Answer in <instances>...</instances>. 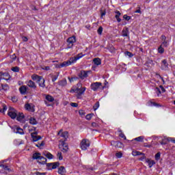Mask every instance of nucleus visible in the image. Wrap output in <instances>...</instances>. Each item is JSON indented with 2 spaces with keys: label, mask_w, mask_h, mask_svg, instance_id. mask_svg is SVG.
<instances>
[{
  "label": "nucleus",
  "mask_w": 175,
  "mask_h": 175,
  "mask_svg": "<svg viewBox=\"0 0 175 175\" xmlns=\"http://www.w3.org/2000/svg\"><path fill=\"white\" fill-rule=\"evenodd\" d=\"M82 57H83V53H79L76 57H71L69 60H67L66 62L61 63L58 66V68H65L66 66H69V65H72V64H75V62H76L77 59H80V58H81Z\"/></svg>",
  "instance_id": "f257e3e1"
},
{
  "label": "nucleus",
  "mask_w": 175,
  "mask_h": 175,
  "mask_svg": "<svg viewBox=\"0 0 175 175\" xmlns=\"http://www.w3.org/2000/svg\"><path fill=\"white\" fill-rule=\"evenodd\" d=\"M78 87H81V88H77L75 89V90H74V92H75L77 94V99H81V96L83 95V94H84V92H85V87H81V83H79L77 84Z\"/></svg>",
  "instance_id": "f03ea898"
},
{
  "label": "nucleus",
  "mask_w": 175,
  "mask_h": 175,
  "mask_svg": "<svg viewBox=\"0 0 175 175\" xmlns=\"http://www.w3.org/2000/svg\"><path fill=\"white\" fill-rule=\"evenodd\" d=\"M90 140L87 139H83L81 142V148L83 151H85L88 147H90Z\"/></svg>",
  "instance_id": "7ed1b4c3"
},
{
  "label": "nucleus",
  "mask_w": 175,
  "mask_h": 175,
  "mask_svg": "<svg viewBox=\"0 0 175 175\" xmlns=\"http://www.w3.org/2000/svg\"><path fill=\"white\" fill-rule=\"evenodd\" d=\"M76 42V37L72 36L67 40V49H72L73 47V43Z\"/></svg>",
  "instance_id": "20e7f679"
},
{
  "label": "nucleus",
  "mask_w": 175,
  "mask_h": 175,
  "mask_svg": "<svg viewBox=\"0 0 175 175\" xmlns=\"http://www.w3.org/2000/svg\"><path fill=\"white\" fill-rule=\"evenodd\" d=\"M59 166V162L46 163V167L49 169V170H53V169H57Z\"/></svg>",
  "instance_id": "39448f33"
},
{
  "label": "nucleus",
  "mask_w": 175,
  "mask_h": 175,
  "mask_svg": "<svg viewBox=\"0 0 175 175\" xmlns=\"http://www.w3.org/2000/svg\"><path fill=\"white\" fill-rule=\"evenodd\" d=\"M102 85V83L100 82H95L94 83H92L90 87L91 90L93 91H97V90Z\"/></svg>",
  "instance_id": "423d86ee"
},
{
  "label": "nucleus",
  "mask_w": 175,
  "mask_h": 175,
  "mask_svg": "<svg viewBox=\"0 0 175 175\" xmlns=\"http://www.w3.org/2000/svg\"><path fill=\"white\" fill-rule=\"evenodd\" d=\"M31 138L33 139V142H38L42 139L40 135H38V132L31 133Z\"/></svg>",
  "instance_id": "0eeeda50"
},
{
  "label": "nucleus",
  "mask_w": 175,
  "mask_h": 175,
  "mask_svg": "<svg viewBox=\"0 0 175 175\" xmlns=\"http://www.w3.org/2000/svg\"><path fill=\"white\" fill-rule=\"evenodd\" d=\"M26 84L28 87H29V88L36 90V83H35V82H33L32 80L26 81Z\"/></svg>",
  "instance_id": "6e6552de"
},
{
  "label": "nucleus",
  "mask_w": 175,
  "mask_h": 175,
  "mask_svg": "<svg viewBox=\"0 0 175 175\" xmlns=\"http://www.w3.org/2000/svg\"><path fill=\"white\" fill-rule=\"evenodd\" d=\"M0 76H1L3 80H10V75L8 72H0Z\"/></svg>",
  "instance_id": "1a4fd4ad"
},
{
  "label": "nucleus",
  "mask_w": 175,
  "mask_h": 175,
  "mask_svg": "<svg viewBox=\"0 0 175 175\" xmlns=\"http://www.w3.org/2000/svg\"><path fill=\"white\" fill-rule=\"evenodd\" d=\"M28 90V87L27 85H22L19 88V92L22 95H25L27 91Z\"/></svg>",
  "instance_id": "9d476101"
},
{
  "label": "nucleus",
  "mask_w": 175,
  "mask_h": 175,
  "mask_svg": "<svg viewBox=\"0 0 175 175\" xmlns=\"http://www.w3.org/2000/svg\"><path fill=\"white\" fill-rule=\"evenodd\" d=\"M8 114L9 117H10V118H12V120H14V118L17 117V111H8Z\"/></svg>",
  "instance_id": "9b49d317"
},
{
  "label": "nucleus",
  "mask_w": 175,
  "mask_h": 175,
  "mask_svg": "<svg viewBox=\"0 0 175 175\" xmlns=\"http://www.w3.org/2000/svg\"><path fill=\"white\" fill-rule=\"evenodd\" d=\"M61 137L64 138V139H61L62 142H66V139L69 137V133L68 131H64L61 134Z\"/></svg>",
  "instance_id": "f8f14e48"
},
{
  "label": "nucleus",
  "mask_w": 175,
  "mask_h": 175,
  "mask_svg": "<svg viewBox=\"0 0 175 175\" xmlns=\"http://www.w3.org/2000/svg\"><path fill=\"white\" fill-rule=\"evenodd\" d=\"M60 142H62V146L63 147L62 151V152H67L68 150H69V148H68V145L66 144H65V142L60 140Z\"/></svg>",
  "instance_id": "ddd939ff"
},
{
  "label": "nucleus",
  "mask_w": 175,
  "mask_h": 175,
  "mask_svg": "<svg viewBox=\"0 0 175 175\" xmlns=\"http://www.w3.org/2000/svg\"><path fill=\"white\" fill-rule=\"evenodd\" d=\"M57 173L61 175L65 174L66 173V170L65 169V167L61 166L58 168Z\"/></svg>",
  "instance_id": "4468645a"
},
{
  "label": "nucleus",
  "mask_w": 175,
  "mask_h": 175,
  "mask_svg": "<svg viewBox=\"0 0 175 175\" xmlns=\"http://www.w3.org/2000/svg\"><path fill=\"white\" fill-rule=\"evenodd\" d=\"M167 66H169V64H167V62L166 59H164L162 61V65H161V69L163 70H166L167 69Z\"/></svg>",
  "instance_id": "2eb2a0df"
},
{
  "label": "nucleus",
  "mask_w": 175,
  "mask_h": 175,
  "mask_svg": "<svg viewBox=\"0 0 175 175\" xmlns=\"http://www.w3.org/2000/svg\"><path fill=\"white\" fill-rule=\"evenodd\" d=\"M43 77L39 76L38 75H31V79L34 81H36L37 83L39 82V81Z\"/></svg>",
  "instance_id": "dca6fc26"
},
{
  "label": "nucleus",
  "mask_w": 175,
  "mask_h": 175,
  "mask_svg": "<svg viewBox=\"0 0 175 175\" xmlns=\"http://www.w3.org/2000/svg\"><path fill=\"white\" fill-rule=\"evenodd\" d=\"M115 13V18H116L118 23H121V18H120V16H121V12H120V11H116Z\"/></svg>",
  "instance_id": "f3484780"
},
{
  "label": "nucleus",
  "mask_w": 175,
  "mask_h": 175,
  "mask_svg": "<svg viewBox=\"0 0 175 175\" xmlns=\"http://www.w3.org/2000/svg\"><path fill=\"white\" fill-rule=\"evenodd\" d=\"M44 79L42 77L40 80L38 81V84L40 87H42V88H44L46 87V84H44Z\"/></svg>",
  "instance_id": "a211bd4d"
},
{
  "label": "nucleus",
  "mask_w": 175,
  "mask_h": 175,
  "mask_svg": "<svg viewBox=\"0 0 175 175\" xmlns=\"http://www.w3.org/2000/svg\"><path fill=\"white\" fill-rule=\"evenodd\" d=\"M93 62L94 65L98 66V65H100V64H102V60H100L99 57H96L93 59Z\"/></svg>",
  "instance_id": "6ab92c4d"
},
{
  "label": "nucleus",
  "mask_w": 175,
  "mask_h": 175,
  "mask_svg": "<svg viewBox=\"0 0 175 175\" xmlns=\"http://www.w3.org/2000/svg\"><path fill=\"white\" fill-rule=\"evenodd\" d=\"M169 142H170V138H166L164 137L161 142H160V144H161V146H165L166 144H167V143H169Z\"/></svg>",
  "instance_id": "aec40b11"
},
{
  "label": "nucleus",
  "mask_w": 175,
  "mask_h": 175,
  "mask_svg": "<svg viewBox=\"0 0 175 175\" xmlns=\"http://www.w3.org/2000/svg\"><path fill=\"white\" fill-rule=\"evenodd\" d=\"M88 77V73H87V72L85 71H81V74L79 75V77L80 79H85V77Z\"/></svg>",
  "instance_id": "412c9836"
},
{
  "label": "nucleus",
  "mask_w": 175,
  "mask_h": 175,
  "mask_svg": "<svg viewBox=\"0 0 175 175\" xmlns=\"http://www.w3.org/2000/svg\"><path fill=\"white\" fill-rule=\"evenodd\" d=\"M129 33V29H128V27H125V29H124L122 31V36H124V37L128 36Z\"/></svg>",
  "instance_id": "4be33fe9"
},
{
  "label": "nucleus",
  "mask_w": 175,
  "mask_h": 175,
  "mask_svg": "<svg viewBox=\"0 0 175 175\" xmlns=\"http://www.w3.org/2000/svg\"><path fill=\"white\" fill-rule=\"evenodd\" d=\"M146 162L147 163H148V166H149L150 168L152 167V166H154V165H155V161H154L152 160L151 161L148 159H146Z\"/></svg>",
  "instance_id": "5701e85b"
},
{
  "label": "nucleus",
  "mask_w": 175,
  "mask_h": 175,
  "mask_svg": "<svg viewBox=\"0 0 175 175\" xmlns=\"http://www.w3.org/2000/svg\"><path fill=\"white\" fill-rule=\"evenodd\" d=\"M68 84V82L66 81V79H64L58 82V85H61L62 87H65Z\"/></svg>",
  "instance_id": "b1692460"
},
{
  "label": "nucleus",
  "mask_w": 175,
  "mask_h": 175,
  "mask_svg": "<svg viewBox=\"0 0 175 175\" xmlns=\"http://www.w3.org/2000/svg\"><path fill=\"white\" fill-rule=\"evenodd\" d=\"M133 140H135V142H139L143 143V142H144V136L137 137L134 139H133L132 142H133Z\"/></svg>",
  "instance_id": "393cba45"
},
{
  "label": "nucleus",
  "mask_w": 175,
  "mask_h": 175,
  "mask_svg": "<svg viewBox=\"0 0 175 175\" xmlns=\"http://www.w3.org/2000/svg\"><path fill=\"white\" fill-rule=\"evenodd\" d=\"M40 161H38L41 165H45L47 162V159L45 157H43V156H41V157L39 159Z\"/></svg>",
  "instance_id": "a878e982"
},
{
  "label": "nucleus",
  "mask_w": 175,
  "mask_h": 175,
  "mask_svg": "<svg viewBox=\"0 0 175 175\" xmlns=\"http://www.w3.org/2000/svg\"><path fill=\"white\" fill-rule=\"evenodd\" d=\"M16 117H17L16 120H17L18 121H21V120H23V118H24V113H17Z\"/></svg>",
  "instance_id": "bb28decb"
},
{
  "label": "nucleus",
  "mask_w": 175,
  "mask_h": 175,
  "mask_svg": "<svg viewBox=\"0 0 175 175\" xmlns=\"http://www.w3.org/2000/svg\"><path fill=\"white\" fill-rule=\"evenodd\" d=\"M41 157L40 152H36L33 154V159H40Z\"/></svg>",
  "instance_id": "cd10ccee"
},
{
  "label": "nucleus",
  "mask_w": 175,
  "mask_h": 175,
  "mask_svg": "<svg viewBox=\"0 0 175 175\" xmlns=\"http://www.w3.org/2000/svg\"><path fill=\"white\" fill-rule=\"evenodd\" d=\"M111 144L113 146H116L117 147H122V143L120 142H114L113 141Z\"/></svg>",
  "instance_id": "c85d7f7f"
},
{
  "label": "nucleus",
  "mask_w": 175,
  "mask_h": 175,
  "mask_svg": "<svg viewBox=\"0 0 175 175\" xmlns=\"http://www.w3.org/2000/svg\"><path fill=\"white\" fill-rule=\"evenodd\" d=\"M15 133H19V135H24V130L23 129L18 127L16 128V131H15Z\"/></svg>",
  "instance_id": "c756f323"
},
{
  "label": "nucleus",
  "mask_w": 175,
  "mask_h": 175,
  "mask_svg": "<svg viewBox=\"0 0 175 175\" xmlns=\"http://www.w3.org/2000/svg\"><path fill=\"white\" fill-rule=\"evenodd\" d=\"M45 98L48 102H54V98L50 95H47Z\"/></svg>",
  "instance_id": "7c9ffc66"
},
{
  "label": "nucleus",
  "mask_w": 175,
  "mask_h": 175,
  "mask_svg": "<svg viewBox=\"0 0 175 175\" xmlns=\"http://www.w3.org/2000/svg\"><path fill=\"white\" fill-rule=\"evenodd\" d=\"M29 122L30 124H31V125H36V124H38V122H36V120L33 118H31L29 119Z\"/></svg>",
  "instance_id": "2f4dec72"
},
{
  "label": "nucleus",
  "mask_w": 175,
  "mask_h": 175,
  "mask_svg": "<svg viewBox=\"0 0 175 175\" xmlns=\"http://www.w3.org/2000/svg\"><path fill=\"white\" fill-rule=\"evenodd\" d=\"M44 146V141H42L41 143L36 144V147L38 148H42Z\"/></svg>",
  "instance_id": "473e14b6"
},
{
  "label": "nucleus",
  "mask_w": 175,
  "mask_h": 175,
  "mask_svg": "<svg viewBox=\"0 0 175 175\" xmlns=\"http://www.w3.org/2000/svg\"><path fill=\"white\" fill-rule=\"evenodd\" d=\"M144 154V153L141 152H139V151L133 152V155L134 157H137V156H139V155L142 156Z\"/></svg>",
  "instance_id": "72a5a7b5"
},
{
  "label": "nucleus",
  "mask_w": 175,
  "mask_h": 175,
  "mask_svg": "<svg viewBox=\"0 0 175 175\" xmlns=\"http://www.w3.org/2000/svg\"><path fill=\"white\" fill-rule=\"evenodd\" d=\"M11 70H12V72H20V68L18 66L12 67Z\"/></svg>",
  "instance_id": "f704fd0d"
},
{
  "label": "nucleus",
  "mask_w": 175,
  "mask_h": 175,
  "mask_svg": "<svg viewBox=\"0 0 175 175\" xmlns=\"http://www.w3.org/2000/svg\"><path fill=\"white\" fill-rule=\"evenodd\" d=\"M1 87L4 91H8V90H9V85L8 84H1Z\"/></svg>",
  "instance_id": "c9c22d12"
},
{
  "label": "nucleus",
  "mask_w": 175,
  "mask_h": 175,
  "mask_svg": "<svg viewBox=\"0 0 175 175\" xmlns=\"http://www.w3.org/2000/svg\"><path fill=\"white\" fill-rule=\"evenodd\" d=\"M8 110V107H6V105H3V109H0V113H5Z\"/></svg>",
  "instance_id": "e433bc0d"
},
{
  "label": "nucleus",
  "mask_w": 175,
  "mask_h": 175,
  "mask_svg": "<svg viewBox=\"0 0 175 175\" xmlns=\"http://www.w3.org/2000/svg\"><path fill=\"white\" fill-rule=\"evenodd\" d=\"M57 158H59V161H62L64 159V157H62V152H58L57 154Z\"/></svg>",
  "instance_id": "4c0bfd02"
},
{
  "label": "nucleus",
  "mask_w": 175,
  "mask_h": 175,
  "mask_svg": "<svg viewBox=\"0 0 175 175\" xmlns=\"http://www.w3.org/2000/svg\"><path fill=\"white\" fill-rule=\"evenodd\" d=\"M158 51L159 54H163V53H165V49L162 48V46H160L158 49Z\"/></svg>",
  "instance_id": "58836bf2"
},
{
  "label": "nucleus",
  "mask_w": 175,
  "mask_h": 175,
  "mask_svg": "<svg viewBox=\"0 0 175 175\" xmlns=\"http://www.w3.org/2000/svg\"><path fill=\"white\" fill-rule=\"evenodd\" d=\"M100 12L101 14V18H103V16H106V10H103V8H101Z\"/></svg>",
  "instance_id": "ea45409f"
},
{
  "label": "nucleus",
  "mask_w": 175,
  "mask_h": 175,
  "mask_svg": "<svg viewBox=\"0 0 175 175\" xmlns=\"http://www.w3.org/2000/svg\"><path fill=\"white\" fill-rule=\"evenodd\" d=\"M120 133L119 134L120 137H122V139H124V140H126V137H125V135L122 133V131H119Z\"/></svg>",
  "instance_id": "a19ab883"
},
{
  "label": "nucleus",
  "mask_w": 175,
  "mask_h": 175,
  "mask_svg": "<svg viewBox=\"0 0 175 175\" xmlns=\"http://www.w3.org/2000/svg\"><path fill=\"white\" fill-rule=\"evenodd\" d=\"M124 54L125 55H127L128 57H129V58H132V57H133V54H132V53L129 51H126Z\"/></svg>",
  "instance_id": "79ce46f5"
},
{
  "label": "nucleus",
  "mask_w": 175,
  "mask_h": 175,
  "mask_svg": "<svg viewBox=\"0 0 175 175\" xmlns=\"http://www.w3.org/2000/svg\"><path fill=\"white\" fill-rule=\"evenodd\" d=\"M97 32L98 35H102V32H103V27H102V26L99 27V28L97 30Z\"/></svg>",
  "instance_id": "37998d69"
},
{
  "label": "nucleus",
  "mask_w": 175,
  "mask_h": 175,
  "mask_svg": "<svg viewBox=\"0 0 175 175\" xmlns=\"http://www.w3.org/2000/svg\"><path fill=\"white\" fill-rule=\"evenodd\" d=\"M98 108H99V102L98 101L94 105L93 109L94 110H98Z\"/></svg>",
  "instance_id": "c03bdc74"
},
{
  "label": "nucleus",
  "mask_w": 175,
  "mask_h": 175,
  "mask_svg": "<svg viewBox=\"0 0 175 175\" xmlns=\"http://www.w3.org/2000/svg\"><path fill=\"white\" fill-rule=\"evenodd\" d=\"M45 157L48 158V159H53V155L50 152H47V154H45Z\"/></svg>",
  "instance_id": "a18cd8bd"
},
{
  "label": "nucleus",
  "mask_w": 175,
  "mask_h": 175,
  "mask_svg": "<svg viewBox=\"0 0 175 175\" xmlns=\"http://www.w3.org/2000/svg\"><path fill=\"white\" fill-rule=\"evenodd\" d=\"M92 116H94V114L92 113H89L86 116L85 118L86 120H88V121H90V120H91V118H92Z\"/></svg>",
  "instance_id": "49530a36"
},
{
  "label": "nucleus",
  "mask_w": 175,
  "mask_h": 175,
  "mask_svg": "<svg viewBox=\"0 0 175 175\" xmlns=\"http://www.w3.org/2000/svg\"><path fill=\"white\" fill-rule=\"evenodd\" d=\"M0 167H2V169H3L4 170H10V169L8 167V165H5L3 164L0 165Z\"/></svg>",
  "instance_id": "de8ad7c7"
},
{
  "label": "nucleus",
  "mask_w": 175,
  "mask_h": 175,
  "mask_svg": "<svg viewBox=\"0 0 175 175\" xmlns=\"http://www.w3.org/2000/svg\"><path fill=\"white\" fill-rule=\"evenodd\" d=\"M162 46H163V47H167V46H169V42L167 40L163 41Z\"/></svg>",
  "instance_id": "09e8293b"
},
{
  "label": "nucleus",
  "mask_w": 175,
  "mask_h": 175,
  "mask_svg": "<svg viewBox=\"0 0 175 175\" xmlns=\"http://www.w3.org/2000/svg\"><path fill=\"white\" fill-rule=\"evenodd\" d=\"M123 18H124V20L126 21H129V20H131V16L125 14L123 16Z\"/></svg>",
  "instance_id": "8fccbe9b"
},
{
  "label": "nucleus",
  "mask_w": 175,
  "mask_h": 175,
  "mask_svg": "<svg viewBox=\"0 0 175 175\" xmlns=\"http://www.w3.org/2000/svg\"><path fill=\"white\" fill-rule=\"evenodd\" d=\"M58 75H59V73H58L57 75H53L52 77V81L53 83H54V81H55L58 79Z\"/></svg>",
  "instance_id": "3c124183"
},
{
  "label": "nucleus",
  "mask_w": 175,
  "mask_h": 175,
  "mask_svg": "<svg viewBox=\"0 0 175 175\" xmlns=\"http://www.w3.org/2000/svg\"><path fill=\"white\" fill-rule=\"evenodd\" d=\"M161 158V153L158 152L155 154V159L157 161L159 160V159Z\"/></svg>",
  "instance_id": "603ef678"
},
{
  "label": "nucleus",
  "mask_w": 175,
  "mask_h": 175,
  "mask_svg": "<svg viewBox=\"0 0 175 175\" xmlns=\"http://www.w3.org/2000/svg\"><path fill=\"white\" fill-rule=\"evenodd\" d=\"M25 109H26V110H31V105H29V104H26L25 105Z\"/></svg>",
  "instance_id": "864d4df0"
},
{
  "label": "nucleus",
  "mask_w": 175,
  "mask_h": 175,
  "mask_svg": "<svg viewBox=\"0 0 175 175\" xmlns=\"http://www.w3.org/2000/svg\"><path fill=\"white\" fill-rule=\"evenodd\" d=\"M116 157H117V158H121L122 157V153L121 152H119L116 154Z\"/></svg>",
  "instance_id": "5fc2aeb1"
},
{
  "label": "nucleus",
  "mask_w": 175,
  "mask_h": 175,
  "mask_svg": "<svg viewBox=\"0 0 175 175\" xmlns=\"http://www.w3.org/2000/svg\"><path fill=\"white\" fill-rule=\"evenodd\" d=\"M70 106H72V107H77V106H79V104L76 103H71Z\"/></svg>",
  "instance_id": "6e6d98bb"
},
{
  "label": "nucleus",
  "mask_w": 175,
  "mask_h": 175,
  "mask_svg": "<svg viewBox=\"0 0 175 175\" xmlns=\"http://www.w3.org/2000/svg\"><path fill=\"white\" fill-rule=\"evenodd\" d=\"M144 159H146V155L144 154V153L141 156V157H139V161H144Z\"/></svg>",
  "instance_id": "4d7b16f0"
},
{
  "label": "nucleus",
  "mask_w": 175,
  "mask_h": 175,
  "mask_svg": "<svg viewBox=\"0 0 175 175\" xmlns=\"http://www.w3.org/2000/svg\"><path fill=\"white\" fill-rule=\"evenodd\" d=\"M152 106H156L157 107H159V106H161L159 104L157 103H150Z\"/></svg>",
  "instance_id": "13d9d810"
},
{
  "label": "nucleus",
  "mask_w": 175,
  "mask_h": 175,
  "mask_svg": "<svg viewBox=\"0 0 175 175\" xmlns=\"http://www.w3.org/2000/svg\"><path fill=\"white\" fill-rule=\"evenodd\" d=\"M79 115L81 116L85 115V112H84V111H83V110H79Z\"/></svg>",
  "instance_id": "bf43d9fd"
},
{
  "label": "nucleus",
  "mask_w": 175,
  "mask_h": 175,
  "mask_svg": "<svg viewBox=\"0 0 175 175\" xmlns=\"http://www.w3.org/2000/svg\"><path fill=\"white\" fill-rule=\"evenodd\" d=\"M140 6L138 7V10L135 11V13H139V14H142V11L140 10Z\"/></svg>",
  "instance_id": "052dcab7"
},
{
  "label": "nucleus",
  "mask_w": 175,
  "mask_h": 175,
  "mask_svg": "<svg viewBox=\"0 0 175 175\" xmlns=\"http://www.w3.org/2000/svg\"><path fill=\"white\" fill-rule=\"evenodd\" d=\"M11 59H13V61H14V59H16V58H17V56H16V54H13L12 55L10 56Z\"/></svg>",
  "instance_id": "680f3d73"
},
{
  "label": "nucleus",
  "mask_w": 175,
  "mask_h": 175,
  "mask_svg": "<svg viewBox=\"0 0 175 175\" xmlns=\"http://www.w3.org/2000/svg\"><path fill=\"white\" fill-rule=\"evenodd\" d=\"M92 126H93V128H98V125L96 122H92Z\"/></svg>",
  "instance_id": "e2e57ef3"
},
{
  "label": "nucleus",
  "mask_w": 175,
  "mask_h": 175,
  "mask_svg": "<svg viewBox=\"0 0 175 175\" xmlns=\"http://www.w3.org/2000/svg\"><path fill=\"white\" fill-rule=\"evenodd\" d=\"M36 175H46V172H36Z\"/></svg>",
  "instance_id": "0e129e2a"
},
{
  "label": "nucleus",
  "mask_w": 175,
  "mask_h": 175,
  "mask_svg": "<svg viewBox=\"0 0 175 175\" xmlns=\"http://www.w3.org/2000/svg\"><path fill=\"white\" fill-rule=\"evenodd\" d=\"M161 39L163 42H165L166 40V36L165 35H162Z\"/></svg>",
  "instance_id": "69168bd1"
},
{
  "label": "nucleus",
  "mask_w": 175,
  "mask_h": 175,
  "mask_svg": "<svg viewBox=\"0 0 175 175\" xmlns=\"http://www.w3.org/2000/svg\"><path fill=\"white\" fill-rule=\"evenodd\" d=\"M8 111H17L14 108L10 107Z\"/></svg>",
  "instance_id": "338daca9"
},
{
  "label": "nucleus",
  "mask_w": 175,
  "mask_h": 175,
  "mask_svg": "<svg viewBox=\"0 0 175 175\" xmlns=\"http://www.w3.org/2000/svg\"><path fill=\"white\" fill-rule=\"evenodd\" d=\"M23 42H28V38L27 37H23Z\"/></svg>",
  "instance_id": "774afa93"
}]
</instances>
